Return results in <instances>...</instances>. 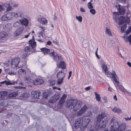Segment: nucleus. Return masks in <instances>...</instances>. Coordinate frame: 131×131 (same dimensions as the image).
<instances>
[{"mask_svg":"<svg viewBox=\"0 0 131 131\" xmlns=\"http://www.w3.org/2000/svg\"><path fill=\"white\" fill-rule=\"evenodd\" d=\"M18 94L17 91H15L12 92L9 94V96L10 97H16Z\"/></svg>","mask_w":131,"mask_h":131,"instance_id":"obj_30","label":"nucleus"},{"mask_svg":"<svg viewBox=\"0 0 131 131\" xmlns=\"http://www.w3.org/2000/svg\"><path fill=\"white\" fill-rule=\"evenodd\" d=\"M19 21L20 24L25 26H27L28 23V20L26 18L24 17L22 19H20Z\"/></svg>","mask_w":131,"mask_h":131,"instance_id":"obj_17","label":"nucleus"},{"mask_svg":"<svg viewBox=\"0 0 131 131\" xmlns=\"http://www.w3.org/2000/svg\"><path fill=\"white\" fill-rule=\"evenodd\" d=\"M12 7H11L9 6L7 8V11H9L11 9H12Z\"/></svg>","mask_w":131,"mask_h":131,"instance_id":"obj_53","label":"nucleus"},{"mask_svg":"<svg viewBox=\"0 0 131 131\" xmlns=\"http://www.w3.org/2000/svg\"><path fill=\"white\" fill-rule=\"evenodd\" d=\"M87 116H90L92 115V113L91 111L88 112L86 115Z\"/></svg>","mask_w":131,"mask_h":131,"instance_id":"obj_50","label":"nucleus"},{"mask_svg":"<svg viewBox=\"0 0 131 131\" xmlns=\"http://www.w3.org/2000/svg\"><path fill=\"white\" fill-rule=\"evenodd\" d=\"M42 94L43 95V97L46 99L48 97V95L49 94V93L47 91V92H43L42 93Z\"/></svg>","mask_w":131,"mask_h":131,"instance_id":"obj_40","label":"nucleus"},{"mask_svg":"<svg viewBox=\"0 0 131 131\" xmlns=\"http://www.w3.org/2000/svg\"><path fill=\"white\" fill-rule=\"evenodd\" d=\"M75 102V99H70L67 100L66 102V106L69 109L73 108Z\"/></svg>","mask_w":131,"mask_h":131,"instance_id":"obj_6","label":"nucleus"},{"mask_svg":"<svg viewBox=\"0 0 131 131\" xmlns=\"http://www.w3.org/2000/svg\"><path fill=\"white\" fill-rule=\"evenodd\" d=\"M120 125L118 122H115L112 125H111L110 130V131H119L118 129Z\"/></svg>","mask_w":131,"mask_h":131,"instance_id":"obj_8","label":"nucleus"},{"mask_svg":"<svg viewBox=\"0 0 131 131\" xmlns=\"http://www.w3.org/2000/svg\"><path fill=\"white\" fill-rule=\"evenodd\" d=\"M131 31V27L130 26L127 29V30L126 31V35H125L123 37H123L124 39L127 38V35Z\"/></svg>","mask_w":131,"mask_h":131,"instance_id":"obj_31","label":"nucleus"},{"mask_svg":"<svg viewBox=\"0 0 131 131\" xmlns=\"http://www.w3.org/2000/svg\"><path fill=\"white\" fill-rule=\"evenodd\" d=\"M87 109V107L86 106H84L81 110L77 112V115L79 116L81 115Z\"/></svg>","mask_w":131,"mask_h":131,"instance_id":"obj_16","label":"nucleus"},{"mask_svg":"<svg viewBox=\"0 0 131 131\" xmlns=\"http://www.w3.org/2000/svg\"><path fill=\"white\" fill-rule=\"evenodd\" d=\"M95 94L96 96V100L98 102L99 101H100V95L97 93L96 92L95 93Z\"/></svg>","mask_w":131,"mask_h":131,"instance_id":"obj_35","label":"nucleus"},{"mask_svg":"<svg viewBox=\"0 0 131 131\" xmlns=\"http://www.w3.org/2000/svg\"><path fill=\"white\" fill-rule=\"evenodd\" d=\"M115 7L119 11V13L118 12H115L113 13L114 16L113 18L115 21L119 23V25H121L125 22H127V24L129 25V18L128 17H127V19H126L123 16L119 17L117 16L118 14L120 15H124L125 12V7L120 5L118 3L116 4Z\"/></svg>","mask_w":131,"mask_h":131,"instance_id":"obj_1","label":"nucleus"},{"mask_svg":"<svg viewBox=\"0 0 131 131\" xmlns=\"http://www.w3.org/2000/svg\"><path fill=\"white\" fill-rule=\"evenodd\" d=\"M7 94V92L6 91H2L0 92V97H3Z\"/></svg>","mask_w":131,"mask_h":131,"instance_id":"obj_34","label":"nucleus"},{"mask_svg":"<svg viewBox=\"0 0 131 131\" xmlns=\"http://www.w3.org/2000/svg\"><path fill=\"white\" fill-rule=\"evenodd\" d=\"M19 85H21V86H23L24 85V84L22 83L19 82Z\"/></svg>","mask_w":131,"mask_h":131,"instance_id":"obj_64","label":"nucleus"},{"mask_svg":"<svg viewBox=\"0 0 131 131\" xmlns=\"http://www.w3.org/2000/svg\"><path fill=\"white\" fill-rule=\"evenodd\" d=\"M10 13L11 14V16L12 17V19H13L14 17H15L16 18H17L18 17H21L23 16V14L21 12Z\"/></svg>","mask_w":131,"mask_h":131,"instance_id":"obj_14","label":"nucleus"},{"mask_svg":"<svg viewBox=\"0 0 131 131\" xmlns=\"http://www.w3.org/2000/svg\"><path fill=\"white\" fill-rule=\"evenodd\" d=\"M125 120H126V121L130 120L131 119V116L130 117V118L127 117V118H125Z\"/></svg>","mask_w":131,"mask_h":131,"instance_id":"obj_57","label":"nucleus"},{"mask_svg":"<svg viewBox=\"0 0 131 131\" xmlns=\"http://www.w3.org/2000/svg\"><path fill=\"white\" fill-rule=\"evenodd\" d=\"M125 93H126L127 94L131 97V92H129L126 90Z\"/></svg>","mask_w":131,"mask_h":131,"instance_id":"obj_52","label":"nucleus"},{"mask_svg":"<svg viewBox=\"0 0 131 131\" xmlns=\"http://www.w3.org/2000/svg\"><path fill=\"white\" fill-rule=\"evenodd\" d=\"M59 97L60 96L58 94H56L49 100V102L51 103H53L58 101Z\"/></svg>","mask_w":131,"mask_h":131,"instance_id":"obj_13","label":"nucleus"},{"mask_svg":"<svg viewBox=\"0 0 131 131\" xmlns=\"http://www.w3.org/2000/svg\"><path fill=\"white\" fill-rule=\"evenodd\" d=\"M28 42L29 43L30 46L26 47L24 48V51L27 52V53H28L31 50V47H32L33 49H34L36 45V42L34 40H30Z\"/></svg>","mask_w":131,"mask_h":131,"instance_id":"obj_3","label":"nucleus"},{"mask_svg":"<svg viewBox=\"0 0 131 131\" xmlns=\"http://www.w3.org/2000/svg\"><path fill=\"white\" fill-rule=\"evenodd\" d=\"M44 82V81L42 79H37L33 81L32 83L34 85H37L43 83Z\"/></svg>","mask_w":131,"mask_h":131,"instance_id":"obj_18","label":"nucleus"},{"mask_svg":"<svg viewBox=\"0 0 131 131\" xmlns=\"http://www.w3.org/2000/svg\"><path fill=\"white\" fill-rule=\"evenodd\" d=\"M106 114L104 113H102L101 114H99L97 118V121H101V120L105 117Z\"/></svg>","mask_w":131,"mask_h":131,"instance_id":"obj_23","label":"nucleus"},{"mask_svg":"<svg viewBox=\"0 0 131 131\" xmlns=\"http://www.w3.org/2000/svg\"><path fill=\"white\" fill-rule=\"evenodd\" d=\"M90 121V119L88 118H86L83 120L82 119V123L87 126Z\"/></svg>","mask_w":131,"mask_h":131,"instance_id":"obj_26","label":"nucleus"},{"mask_svg":"<svg viewBox=\"0 0 131 131\" xmlns=\"http://www.w3.org/2000/svg\"><path fill=\"white\" fill-rule=\"evenodd\" d=\"M114 100H115L117 101V97L116 95H115L114 96Z\"/></svg>","mask_w":131,"mask_h":131,"instance_id":"obj_63","label":"nucleus"},{"mask_svg":"<svg viewBox=\"0 0 131 131\" xmlns=\"http://www.w3.org/2000/svg\"><path fill=\"white\" fill-rule=\"evenodd\" d=\"M108 120V118H106L102 121H100L99 122L97 121V125H98V123H99V128L103 130L105 127L106 124Z\"/></svg>","mask_w":131,"mask_h":131,"instance_id":"obj_7","label":"nucleus"},{"mask_svg":"<svg viewBox=\"0 0 131 131\" xmlns=\"http://www.w3.org/2000/svg\"><path fill=\"white\" fill-rule=\"evenodd\" d=\"M65 75L66 74L62 71H60L58 72L57 75V77L58 79L57 83L58 84H60L62 83Z\"/></svg>","mask_w":131,"mask_h":131,"instance_id":"obj_4","label":"nucleus"},{"mask_svg":"<svg viewBox=\"0 0 131 131\" xmlns=\"http://www.w3.org/2000/svg\"><path fill=\"white\" fill-rule=\"evenodd\" d=\"M56 84L55 81L54 80H51L50 82V85H53Z\"/></svg>","mask_w":131,"mask_h":131,"instance_id":"obj_45","label":"nucleus"},{"mask_svg":"<svg viewBox=\"0 0 131 131\" xmlns=\"http://www.w3.org/2000/svg\"><path fill=\"white\" fill-rule=\"evenodd\" d=\"M98 48H97L96 50V51L95 52V54L96 57L99 59H100V58L99 57V56H98V54H97V51H98Z\"/></svg>","mask_w":131,"mask_h":131,"instance_id":"obj_49","label":"nucleus"},{"mask_svg":"<svg viewBox=\"0 0 131 131\" xmlns=\"http://www.w3.org/2000/svg\"><path fill=\"white\" fill-rule=\"evenodd\" d=\"M88 8L91 9L93 8V6L92 5V3L91 2H89L88 4Z\"/></svg>","mask_w":131,"mask_h":131,"instance_id":"obj_47","label":"nucleus"},{"mask_svg":"<svg viewBox=\"0 0 131 131\" xmlns=\"http://www.w3.org/2000/svg\"><path fill=\"white\" fill-rule=\"evenodd\" d=\"M8 34L6 32H2L0 33V38H3L7 37Z\"/></svg>","mask_w":131,"mask_h":131,"instance_id":"obj_28","label":"nucleus"},{"mask_svg":"<svg viewBox=\"0 0 131 131\" xmlns=\"http://www.w3.org/2000/svg\"><path fill=\"white\" fill-rule=\"evenodd\" d=\"M29 54L27 52L24 51V53L22 55V58L23 59H25L26 57L29 55Z\"/></svg>","mask_w":131,"mask_h":131,"instance_id":"obj_41","label":"nucleus"},{"mask_svg":"<svg viewBox=\"0 0 131 131\" xmlns=\"http://www.w3.org/2000/svg\"><path fill=\"white\" fill-rule=\"evenodd\" d=\"M38 33L40 36H41L42 37H45V36L44 32L42 31L39 32Z\"/></svg>","mask_w":131,"mask_h":131,"instance_id":"obj_42","label":"nucleus"},{"mask_svg":"<svg viewBox=\"0 0 131 131\" xmlns=\"http://www.w3.org/2000/svg\"><path fill=\"white\" fill-rule=\"evenodd\" d=\"M82 121V117H79L76 120L74 124V127L75 129H77L79 127Z\"/></svg>","mask_w":131,"mask_h":131,"instance_id":"obj_11","label":"nucleus"},{"mask_svg":"<svg viewBox=\"0 0 131 131\" xmlns=\"http://www.w3.org/2000/svg\"><path fill=\"white\" fill-rule=\"evenodd\" d=\"M112 110L114 112H116L117 113H119L121 112V110L119 108L115 107L112 109Z\"/></svg>","mask_w":131,"mask_h":131,"instance_id":"obj_33","label":"nucleus"},{"mask_svg":"<svg viewBox=\"0 0 131 131\" xmlns=\"http://www.w3.org/2000/svg\"><path fill=\"white\" fill-rule=\"evenodd\" d=\"M105 28L106 32V33L109 36H112V34L111 33V31L110 30V29L109 28H108L106 27Z\"/></svg>","mask_w":131,"mask_h":131,"instance_id":"obj_36","label":"nucleus"},{"mask_svg":"<svg viewBox=\"0 0 131 131\" xmlns=\"http://www.w3.org/2000/svg\"><path fill=\"white\" fill-rule=\"evenodd\" d=\"M41 50L44 53L45 55V53H48L50 52V50L46 48H42L41 49Z\"/></svg>","mask_w":131,"mask_h":131,"instance_id":"obj_27","label":"nucleus"},{"mask_svg":"<svg viewBox=\"0 0 131 131\" xmlns=\"http://www.w3.org/2000/svg\"><path fill=\"white\" fill-rule=\"evenodd\" d=\"M87 126L85 124H84L82 123L80 127V129L81 131H84L85 128L87 127Z\"/></svg>","mask_w":131,"mask_h":131,"instance_id":"obj_37","label":"nucleus"},{"mask_svg":"<svg viewBox=\"0 0 131 131\" xmlns=\"http://www.w3.org/2000/svg\"><path fill=\"white\" fill-rule=\"evenodd\" d=\"M20 24V22H19L18 21H17L14 23L13 26L14 27H19Z\"/></svg>","mask_w":131,"mask_h":131,"instance_id":"obj_38","label":"nucleus"},{"mask_svg":"<svg viewBox=\"0 0 131 131\" xmlns=\"http://www.w3.org/2000/svg\"><path fill=\"white\" fill-rule=\"evenodd\" d=\"M90 12L92 14L94 15L95 14L96 12L95 10L94 9H91L90 10Z\"/></svg>","mask_w":131,"mask_h":131,"instance_id":"obj_46","label":"nucleus"},{"mask_svg":"<svg viewBox=\"0 0 131 131\" xmlns=\"http://www.w3.org/2000/svg\"><path fill=\"white\" fill-rule=\"evenodd\" d=\"M127 25L126 24H124L121 27V30L122 32H124L125 29L127 27Z\"/></svg>","mask_w":131,"mask_h":131,"instance_id":"obj_39","label":"nucleus"},{"mask_svg":"<svg viewBox=\"0 0 131 131\" xmlns=\"http://www.w3.org/2000/svg\"><path fill=\"white\" fill-rule=\"evenodd\" d=\"M82 105V102L76 99V102L74 105L73 110L75 111H77L81 107Z\"/></svg>","mask_w":131,"mask_h":131,"instance_id":"obj_9","label":"nucleus"},{"mask_svg":"<svg viewBox=\"0 0 131 131\" xmlns=\"http://www.w3.org/2000/svg\"><path fill=\"white\" fill-rule=\"evenodd\" d=\"M24 30V27L23 26L18 28L15 31L14 35L15 37H18L23 32Z\"/></svg>","mask_w":131,"mask_h":131,"instance_id":"obj_10","label":"nucleus"},{"mask_svg":"<svg viewBox=\"0 0 131 131\" xmlns=\"http://www.w3.org/2000/svg\"><path fill=\"white\" fill-rule=\"evenodd\" d=\"M30 34V33H29L28 34V35H25V37L26 38H27L29 36V35Z\"/></svg>","mask_w":131,"mask_h":131,"instance_id":"obj_61","label":"nucleus"},{"mask_svg":"<svg viewBox=\"0 0 131 131\" xmlns=\"http://www.w3.org/2000/svg\"><path fill=\"white\" fill-rule=\"evenodd\" d=\"M11 13H8L6 15H4L1 17L2 20L3 21H8L11 20L12 17H11Z\"/></svg>","mask_w":131,"mask_h":131,"instance_id":"obj_12","label":"nucleus"},{"mask_svg":"<svg viewBox=\"0 0 131 131\" xmlns=\"http://www.w3.org/2000/svg\"><path fill=\"white\" fill-rule=\"evenodd\" d=\"M18 73L21 76L25 75L26 73L25 70L22 69H20L18 71Z\"/></svg>","mask_w":131,"mask_h":131,"instance_id":"obj_29","label":"nucleus"},{"mask_svg":"<svg viewBox=\"0 0 131 131\" xmlns=\"http://www.w3.org/2000/svg\"><path fill=\"white\" fill-rule=\"evenodd\" d=\"M17 82L15 81L13 82H11L9 81H7V80H5L3 81L0 82V84H5L7 85H14L15 84H17Z\"/></svg>","mask_w":131,"mask_h":131,"instance_id":"obj_20","label":"nucleus"},{"mask_svg":"<svg viewBox=\"0 0 131 131\" xmlns=\"http://www.w3.org/2000/svg\"><path fill=\"white\" fill-rule=\"evenodd\" d=\"M80 10L82 12H85V10L83 8H81Z\"/></svg>","mask_w":131,"mask_h":131,"instance_id":"obj_56","label":"nucleus"},{"mask_svg":"<svg viewBox=\"0 0 131 131\" xmlns=\"http://www.w3.org/2000/svg\"><path fill=\"white\" fill-rule=\"evenodd\" d=\"M8 74L11 75H13L16 74V73L15 72H14L12 70L10 71L9 72H8Z\"/></svg>","mask_w":131,"mask_h":131,"instance_id":"obj_43","label":"nucleus"},{"mask_svg":"<svg viewBox=\"0 0 131 131\" xmlns=\"http://www.w3.org/2000/svg\"><path fill=\"white\" fill-rule=\"evenodd\" d=\"M51 43V42L50 41L47 42V44L48 45H50Z\"/></svg>","mask_w":131,"mask_h":131,"instance_id":"obj_58","label":"nucleus"},{"mask_svg":"<svg viewBox=\"0 0 131 131\" xmlns=\"http://www.w3.org/2000/svg\"><path fill=\"white\" fill-rule=\"evenodd\" d=\"M58 58L59 60H61L62 59L61 57V56H58Z\"/></svg>","mask_w":131,"mask_h":131,"instance_id":"obj_62","label":"nucleus"},{"mask_svg":"<svg viewBox=\"0 0 131 131\" xmlns=\"http://www.w3.org/2000/svg\"><path fill=\"white\" fill-rule=\"evenodd\" d=\"M72 73V72L71 71H70L69 72V75L68 77V79H69V78H70V77H71V75Z\"/></svg>","mask_w":131,"mask_h":131,"instance_id":"obj_55","label":"nucleus"},{"mask_svg":"<svg viewBox=\"0 0 131 131\" xmlns=\"http://www.w3.org/2000/svg\"><path fill=\"white\" fill-rule=\"evenodd\" d=\"M76 18L80 22H81L82 21V17L81 16H76Z\"/></svg>","mask_w":131,"mask_h":131,"instance_id":"obj_44","label":"nucleus"},{"mask_svg":"<svg viewBox=\"0 0 131 131\" xmlns=\"http://www.w3.org/2000/svg\"><path fill=\"white\" fill-rule=\"evenodd\" d=\"M40 27L41 29L42 30L41 31H42L43 32H44L45 30V27H42L41 26Z\"/></svg>","mask_w":131,"mask_h":131,"instance_id":"obj_54","label":"nucleus"},{"mask_svg":"<svg viewBox=\"0 0 131 131\" xmlns=\"http://www.w3.org/2000/svg\"><path fill=\"white\" fill-rule=\"evenodd\" d=\"M127 64L129 66L131 67V63L129 62H128L127 63Z\"/></svg>","mask_w":131,"mask_h":131,"instance_id":"obj_60","label":"nucleus"},{"mask_svg":"<svg viewBox=\"0 0 131 131\" xmlns=\"http://www.w3.org/2000/svg\"><path fill=\"white\" fill-rule=\"evenodd\" d=\"M20 61L19 57H15L13 59L11 62V67L12 68H16Z\"/></svg>","mask_w":131,"mask_h":131,"instance_id":"obj_5","label":"nucleus"},{"mask_svg":"<svg viewBox=\"0 0 131 131\" xmlns=\"http://www.w3.org/2000/svg\"><path fill=\"white\" fill-rule=\"evenodd\" d=\"M66 64L63 61L61 62L59 64L58 68H56V71L58 70V68H61L63 70L64 69L66 68Z\"/></svg>","mask_w":131,"mask_h":131,"instance_id":"obj_21","label":"nucleus"},{"mask_svg":"<svg viewBox=\"0 0 131 131\" xmlns=\"http://www.w3.org/2000/svg\"><path fill=\"white\" fill-rule=\"evenodd\" d=\"M90 89V88L89 86L85 88V89L86 91L89 90Z\"/></svg>","mask_w":131,"mask_h":131,"instance_id":"obj_59","label":"nucleus"},{"mask_svg":"<svg viewBox=\"0 0 131 131\" xmlns=\"http://www.w3.org/2000/svg\"><path fill=\"white\" fill-rule=\"evenodd\" d=\"M66 97L67 96L65 94L63 95L60 100L59 102V104L60 105H62L65 102V100L66 99Z\"/></svg>","mask_w":131,"mask_h":131,"instance_id":"obj_24","label":"nucleus"},{"mask_svg":"<svg viewBox=\"0 0 131 131\" xmlns=\"http://www.w3.org/2000/svg\"><path fill=\"white\" fill-rule=\"evenodd\" d=\"M38 20L41 24H44L46 23H47V20L45 18H39L38 19Z\"/></svg>","mask_w":131,"mask_h":131,"instance_id":"obj_25","label":"nucleus"},{"mask_svg":"<svg viewBox=\"0 0 131 131\" xmlns=\"http://www.w3.org/2000/svg\"><path fill=\"white\" fill-rule=\"evenodd\" d=\"M49 55L50 56H52L54 60H57V55L55 54V52H51L49 54Z\"/></svg>","mask_w":131,"mask_h":131,"instance_id":"obj_32","label":"nucleus"},{"mask_svg":"<svg viewBox=\"0 0 131 131\" xmlns=\"http://www.w3.org/2000/svg\"><path fill=\"white\" fill-rule=\"evenodd\" d=\"M127 41H128L129 43L131 44V34L127 37Z\"/></svg>","mask_w":131,"mask_h":131,"instance_id":"obj_48","label":"nucleus"},{"mask_svg":"<svg viewBox=\"0 0 131 131\" xmlns=\"http://www.w3.org/2000/svg\"><path fill=\"white\" fill-rule=\"evenodd\" d=\"M32 96L37 99H39V96L41 95V93L37 91H33L31 92Z\"/></svg>","mask_w":131,"mask_h":131,"instance_id":"obj_15","label":"nucleus"},{"mask_svg":"<svg viewBox=\"0 0 131 131\" xmlns=\"http://www.w3.org/2000/svg\"><path fill=\"white\" fill-rule=\"evenodd\" d=\"M102 67L103 69L104 70V72L107 75L108 77L112 79L113 81H115V83H119L118 77L114 71H113L112 73H108V70L107 68V66L104 64H102Z\"/></svg>","mask_w":131,"mask_h":131,"instance_id":"obj_2","label":"nucleus"},{"mask_svg":"<svg viewBox=\"0 0 131 131\" xmlns=\"http://www.w3.org/2000/svg\"><path fill=\"white\" fill-rule=\"evenodd\" d=\"M24 81L27 83L30 84L32 83L33 82V80L31 78V77L28 76H26L24 79Z\"/></svg>","mask_w":131,"mask_h":131,"instance_id":"obj_19","label":"nucleus"},{"mask_svg":"<svg viewBox=\"0 0 131 131\" xmlns=\"http://www.w3.org/2000/svg\"><path fill=\"white\" fill-rule=\"evenodd\" d=\"M113 83L114 84H115V83H116V84L115 85V86L117 88V87L118 86V89L120 90L121 91L123 92H125L126 90H125V89L122 85H119L118 84L119 83H115V82L114 81V82H113Z\"/></svg>","mask_w":131,"mask_h":131,"instance_id":"obj_22","label":"nucleus"},{"mask_svg":"<svg viewBox=\"0 0 131 131\" xmlns=\"http://www.w3.org/2000/svg\"><path fill=\"white\" fill-rule=\"evenodd\" d=\"M118 1L121 2V3H125L126 2V0H117Z\"/></svg>","mask_w":131,"mask_h":131,"instance_id":"obj_51","label":"nucleus"}]
</instances>
